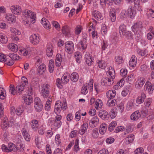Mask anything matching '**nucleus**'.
Segmentation results:
<instances>
[{
	"mask_svg": "<svg viewBox=\"0 0 154 154\" xmlns=\"http://www.w3.org/2000/svg\"><path fill=\"white\" fill-rule=\"evenodd\" d=\"M35 108L36 111L40 112L43 109V105L41 100L38 97H36L34 100Z\"/></svg>",
	"mask_w": 154,
	"mask_h": 154,
	"instance_id": "f257e3e1",
	"label": "nucleus"
},
{
	"mask_svg": "<svg viewBox=\"0 0 154 154\" xmlns=\"http://www.w3.org/2000/svg\"><path fill=\"white\" fill-rule=\"evenodd\" d=\"M114 80L110 78H103L101 81V83L102 85L109 86L113 84Z\"/></svg>",
	"mask_w": 154,
	"mask_h": 154,
	"instance_id": "f03ea898",
	"label": "nucleus"
},
{
	"mask_svg": "<svg viewBox=\"0 0 154 154\" xmlns=\"http://www.w3.org/2000/svg\"><path fill=\"white\" fill-rule=\"evenodd\" d=\"M49 85L48 84H44L43 85L41 93L42 94V96L44 98L47 97L49 95Z\"/></svg>",
	"mask_w": 154,
	"mask_h": 154,
	"instance_id": "7ed1b4c3",
	"label": "nucleus"
},
{
	"mask_svg": "<svg viewBox=\"0 0 154 154\" xmlns=\"http://www.w3.org/2000/svg\"><path fill=\"white\" fill-rule=\"evenodd\" d=\"M9 123L8 121V119L6 117L4 118L3 119V123L1 125L3 129H6L9 126H11L14 123V120L13 119L10 120Z\"/></svg>",
	"mask_w": 154,
	"mask_h": 154,
	"instance_id": "20e7f679",
	"label": "nucleus"
},
{
	"mask_svg": "<svg viewBox=\"0 0 154 154\" xmlns=\"http://www.w3.org/2000/svg\"><path fill=\"white\" fill-rule=\"evenodd\" d=\"M65 48L66 51L69 54H72L74 50L73 43L71 41L66 42L65 43Z\"/></svg>",
	"mask_w": 154,
	"mask_h": 154,
	"instance_id": "39448f33",
	"label": "nucleus"
},
{
	"mask_svg": "<svg viewBox=\"0 0 154 154\" xmlns=\"http://www.w3.org/2000/svg\"><path fill=\"white\" fill-rule=\"evenodd\" d=\"M98 115L102 119L107 120L109 117L108 112L105 110L101 109L98 112Z\"/></svg>",
	"mask_w": 154,
	"mask_h": 154,
	"instance_id": "423d86ee",
	"label": "nucleus"
},
{
	"mask_svg": "<svg viewBox=\"0 0 154 154\" xmlns=\"http://www.w3.org/2000/svg\"><path fill=\"white\" fill-rule=\"evenodd\" d=\"M144 89L147 91L149 94H152L154 90V85L152 84L149 82H147L144 87Z\"/></svg>",
	"mask_w": 154,
	"mask_h": 154,
	"instance_id": "0eeeda50",
	"label": "nucleus"
},
{
	"mask_svg": "<svg viewBox=\"0 0 154 154\" xmlns=\"http://www.w3.org/2000/svg\"><path fill=\"white\" fill-rule=\"evenodd\" d=\"M142 23L139 21L134 24L132 27V31L134 32V34L137 33V32L140 30L142 27Z\"/></svg>",
	"mask_w": 154,
	"mask_h": 154,
	"instance_id": "6e6552de",
	"label": "nucleus"
},
{
	"mask_svg": "<svg viewBox=\"0 0 154 154\" xmlns=\"http://www.w3.org/2000/svg\"><path fill=\"white\" fill-rule=\"evenodd\" d=\"M29 39L31 43L34 45H36L39 43L40 38L38 35L35 34L32 35Z\"/></svg>",
	"mask_w": 154,
	"mask_h": 154,
	"instance_id": "1a4fd4ad",
	"label": "nucleus"
},
{
	"mask_svg": "<svg viewBox=\"0 0 154 154\" xmlns=\"http://www.w3.org/2000/svg\"><path fill=\"white\" fill-rule=\"evenodd\" d=\"M145 82V80L144 78H140L138 79L136 82L135 87L138 89L141 88L144 85Z\"/></svg>",
	"mask_w": 154,
	"mask_h": 154,
	"instance_id": "9d476101",
	"label": "nucleus"
},
{
	"mask_svg": "<svg viewBox=\"0 0 154 154\" xmlns=\"http://www.w3.org/2000/svg\"><path fill=\"white\" fill-rule=\"evenodd\" d=\"M110 20L112 22L115 21L116 18V11L114 9H111L109 11Z\"/></svg>",
	"mask_w": 154,
	"mask_h": 154,
	"instance_id": "9b49d317",
	"label": "nucleus"
},
{
	"mask_svg": "<svg viewBox=\"0 0 154 154\" xmlns=\"http://www.w3.org/2000/svg\"><path fill=\"white\" fill-rule=\"evenodd\" d=\"M141 117V114L138 110L133 113L131 116V119L133 120H137Z\"/></svg>",
	"mask_w": 154,
	"mask_h": 154,
	"instance_id": "f8f14e48",
	"label": "nucleus"
},
{
	"mask_svg": "<svg viewBox=\"0 0 154 154\" xmlns=\"http://www.w3.org/2000/svg\"><path fill=\"white\" fill-rule=\"evenodd\" d=\"M99 122V119L97 116L93 117L89 122V125L91 127L94 128L96 127Z\"/></svg>",
	"mask_w": 154,
	"mask_h": 154,
	"instance_id": "ddd939ff",
	"label": "nucleus"
},
{
	"mask_svg": "<svg viewBox=\"0 0 154 154\" xmlns=\"http://www.w3.org/2000/svg\"><path fill=\"white\" fill-rule=\"evenodd\" d=\"M146 97V95L144 92L141 93V95L138 97L136 99L137 103L141 104L144 101Z\"/></svg>",
	"mask_w": 154,
	"mask_h": 154,
	"instance_id": "4468645a",
	"label": "nucleus"
},
{
	"mask_svg": "<svg viewBox=\"0 0 154 154\" xmlns=\"http://www.w3.org/2000/svg\"><path fill=\"white\" fill-rule=\"evenodd\" d=\"M53 46L52 45H48L46 50V54L48 56L50 57L52 56L53 54Z\"/></svg>",
	"mask_w": 154,
	"mask_h": 154,
	"instance_id": "2eb2a0df",
	"label": "nucleus"
},
{
	"mask_svg": "<svg viewBox=\"0 0 154 154\" xmlns=\"http://www.w3.org/2000/svg\"><path fill=\"white\" fill-rule=\"evenodd\" d=\"M8 48L14 52H16L18 50V47L16 44L10 43L8 45Z\"/></svg>",
	"mask_w": 154,
	"mask_h": 154,
	"instance_id": "dca6fc26",
	"label": "nucleus"
},
{
	"mask_svg": "<svg viewBox=\"0 0 154 154\" xmlns=\"http://www.w3.org/2000/svg\"><path fill=\"white\" fill-rule=\"evenodd\" d=\"M136 63L137 58L135 56L133 55L129 62V66L131 67H134L136 66Z\"/></svg>",
	"mask_w": 154,
	"mask_h": 154,
	"instance_id": "f3484780",
	"label": "nucleus"
},
{
	"mask_svg": "<svg viewBox=\"0 0 154 154\" xmlns=\"http://www.w3.org/2000/svg\"><path fill=\"white\" fill-rule=\"evenodd\" d=\"M134 7L139 11H142V6L140 0H134Z\"/></svg>",
	"mask_w": 154,
	"mask_h": 154,
	"instance_id": "a211bd4d",
	"label": "nucleus"
},
{
	"mask_svg": "<svg viewBox=\"0 0 154 154\" xmlns=\"http://www.w3.org/2000/svg\"><path fill=\"white\" fill-rule=\"evenodd\" d=\"M116 94L115 90H109L106 93V96L108 98L113 99L114 98Z\"/></svg>",
	"mask_w": 154,
	"mask_h": 154,
	"instance_id": "6ab92c4d",
	"label": "nucleus"
},
{
	"mask_svg": "<svg viewBox=\"0 0 154 154\" xmlns=\"http://www.w3.org/2000/svg\"><path fill=\"white\" fill-rule=\"evenodd\" d=\"M127 12L128 15L130 18H132L134 17L135 15V12L132 8V7L131 6L129 7L128 9L127 10Z\"/></svg>",
	"mask_w": 154,
	"mask_h": 154,
	"instance_id": "aec40b11",
	"label": "nucleus"
},
{
	"mask_svg": "<svg viewBox=\"0 0 154 154\" xmlns=\"http://www.w3.org/2000/svg\"><path fill=\"white\" fill-rule=\"evenodd\" d=\"M41 23L46 28L50 29V23L45 18H43L41 20Z\"/></svg>",
	"mask_w": 154,
	"mask_h": 154,
	"instance_id": "412c9836",
	"label": "nucleus"
},
{
	"mask_svg": "<svg viewBox=\"0 0 154 154\" xmlns=\"http://www.w3.org/2000/svg\"><path fill=\"white\" fill-rule=\"evenodd\" d=\"M24 102L26 105H29L32 103L33 99L30 95H28L24 99Z\"/></svg>",
	"mask_w": 154,
	"mask_h": 154,
	"instance_id": "4be33fe9",
	"label": "nucleus"
},
{
	"mask_svg": "<svg viewBox=\"0 0 154 154\" xmlns=\"http://www.w3.org/2000/svg\"><path fill=\"white\" fill-rule=\"evenodd\" d=\"M89 87V84L86 83L82 87L81 90V93L82 94L85 95L88 92V89Z\"/></svg>",
	"mask_w": 154,
	"mask_h": 154,
	"instance_id": "5701e85b",
	"label": "nucleus"
},
{
	"mask_svg": "<svg viewBox=\"0 0 154 154\" xmlns=\"http://www.w3.org/2000/svg\"><path fill=\"white\" fill-rule=\"evenodd\" d=\"M8 152H10L11 151L15 152L18 150V148L14 143H10L8 144Z\"/></svg>",
	"mask_w": 154,
	"mask_h": 154,
	"instance_id": "b1692460",
	"label": "nucleus"
},
{
	"mask_svg": "<svg viewBox=\"0 0 154 154\" xmlns=\"http://www.w3.org/2000/svg\"><path fill=\"white\" fill-rule=\"evenodd\" d=\"M107 128V125L105 124H102L100 125L99 131L102 134H104Z\"/></svg>",
	"mask_w": 154,
	"mask_h": 154,
	"instance_id": "393cba45",
	"label": "nucleus"
},
{
	"mask_svg": "<svg viewBox=\"0 0 154 154\" xmlns=\"http://www.w3.org/2000/svg\"><path fill=\"white\" fill-rule=\"evenodd\" d=\"M45 70L46 66L45 64L43 63L41 65L38 67V72L40 74H42L45 72Z\"/></svg>",
	"mask_w": 154,
	"mask_h": 154,
	"instance_id": "a878e982",
	"label": "nucleus"
},
{
	"mask_svg": "<svg viewBox=\"0 0 154 154\" xmlns=\"http://www.w3.org/2000/svg\"><path fill=\"white\" fill-rule=\"evenodd\" d=\"M70 79L73 82H77L79 79L78 74L75 72H73L71 75Z\"/></svg>",
	"mask_w": 154,
	"mask_h": 154,
	"instance_id": "bb28decb",
	"label": "nucleus"
},
{
	"mask_svg": "<svg viewBox=\"0 0 154 154\" xmlns=\"http://www.w3.org/2000/svg\"><path fill=\"white\" fill-rule=\"evenodd\" d=\"M69 29V28L67 26H63L62 29L63 33L65 35L69 34L70 32Z\"/></svg>",
	"mask_w": 154,
	"mask_h": 154,
	"instance_id": "cd10ccee",
	"label": "nucleus"
},
{
	"mask_svg": "<svg viewBox=\"0 0 154 154\" xmlns=\"http://www.w3.org/2000/svg\"><path fill=\"white\" fill-rule=\"evenodd\" d=\"M30 124L32 129L36 130L38 126V122L37 120H33L31 122Z\"/></svg>",
	"mask_w": 154,
	"mask_h": 154,
	"instance_id": "c85d7f7f",
	"label": "nucleus"
},
{
	"mask_svg": "<svg viewBox=\"0 0 154 154\" xmlns=\"http://www.w3.org/2000/svg\"><path fill=\"white\" fill-rule=\"evenodd\" d=\"M85 58L87 64L88 66H90L93 62V61L91 58V57L87 55L85 56Z\"/></svg>",
	"mask_w": 154,
	"mask_h": 154,
	"instance_id": "c756f323",
	"label": "nucleus"
},
{
	"mask_svg": "<svg viewBox=\"0 0 154 154\" xmlns=\"http://www.w3.org/2000/svg\"><path fill=\"white\" fill-rule=\"evenodd\" d=\"M26 85H25L24 83L21 82V83L20 85H17L16 87V90L18 91V93H19V94H20V92L23 91L24 90V88L25 86Z\"/></svg>",
	"mask_w": 154,
	"mask_h": 154,
	"instance_id": "7c9ffc66",
	"label": "nucleus"
},
{
	"mask_svg": "<svg viewBox=\"0 0 154 154\" xmlns=\"http://www.w3.org/2000/svg\"><path fill=\"white\" fill-rule=\"evenodd\" d=\"M80 43L82 49L83 50L86 49L87 45V39L85 38H84L80 42Z\"/></svg>",
	"mask_w": 154,
	"mask_h": 154,
	"instance_id": "2f4dec72",
	"label": "nucleus"
},
{
	"mask_svg": "<svg viewBox=\"0 0 154 154\" xmlns=\"http://www.w3.org/2000/svg\"><path fill=\"white\" fill-rule=\"evenodd\" d=\"M116 101L115 99L110 98L108 100L107 105L109 106H113L116 104Z\"/></svg>",
	"mask_w": 154,
	"mask_h": 154,
	"instance_id": "473e14b6",
	"label": "nucleus"
},
{
	"mask_svg": "<svg viewBox=\"0 0 154 154\" xmlns=\"http://www.w3.org/2000/svg\"><path fill=\"white\" fill-rule=\"evenodd\" d=\"M8 57H10V58L14 61V60H18L20 57L19 56H17V54L14 53L9 54Z\"/></svg>",
	"mask_w": 154,
	"mask_h": 154,
	"instance_id": "72a5a7b5",
	"label": "nucleus"
},
{
	"mask_svg": "<svg viewBox=\"0 0 154 154\" xmlns=\"http://www.w3.org/2000/svg\"><path fill=\"white\" fill-rule=\"evenodd\" d=\"M94 16L95 18L99 20H102V16L101 13L98 11H96L94 12Z\"/></svg>",
	"mask_w": 154,
	"mask_h": 154,
	"instance_id": "f704fd0d",
	"label": "nucleus"
},
{
	"mask_svg": "<svg viewBox=\"0 0 154 154\" xmlns=\"http://www.w3.org/2000/svg\"><path fill=\"white\" fill-rule=\"evenodd\" d=\"M127 31L126 26L124 24L121 25L119 27V32L120 35H122Z\"/></svg>",
	"mask_w": 154,
	"mask_h": 154,
	"instance_id": "c9c22d12",
	"label": "nucleus"
},
{
	"mask_svg": "<svg viewBox=\"0 0 154 154\" xmlns=\"http://www.w3.org/2000/svg\"><path fill=\"white\" fill-rule=\"evenodd\" d=\"M116 125L117 123L116 121L112 122L109 125L108 128V130L110 132L112 131Z\"/></svg>",
	"mask_w": 154,
	"mask_h": 154,
	"instance_id": "e433bc0d",
	"label": "nucleus"
},
{
	"mask_svg": "<svg viewBox=\"0 0 154 154\" xmlns=\"http://www.w3.org/2000/svg\"><path fill=\"white\" fill-rule=\"evenodd\" d=\"M23 136L25 139L27 141H29L30 140V136L26 131H24V129L23 132Z\"/></svg>",
	"mask_w": 154,
	"mask_h": 154,
	"instance_id": "4c0bfd02",
	"label": "nucleus"
},
{
	"mask_svg": "<svg viewBox=\"0 0 154 154\" xmlns=\"http://www.w3.org/2000/svg\"><path fill=\"white\" fill-rule=\"evenodd\" d=\"M75 56L76 62L79 63H80L82 56L79 52H77L75 53Z\"/></svg>",
	"mask_w": 154,
	"mask_h": 154,
	"instance_id": "58836bf2",
	"label": "nucleus"
},
{
	"mask_svg": "<svg viewBox=\"0 0 154 154\" xmlns=\"http://www.w3.org/2000/svg\"><path fill=\"white\" fill-rule=\"evenodd\" d=\"M134 139V135L132 134L129 135L128 137L126 138L125 140L126 141H128V144H129L133 142Z\"/></svg>",
	"mask_w": 154,
	"mask_h": 154,
	"instance_id": "ea45409f",
	"label": "nucleus"
},
{
	"mask_svg": "<svg viewBox=\"0 0 154 154\" xmlns=\"http://www.w3.org/2000/svg\"><path fill=\"white\" fill-rule=\"evenodd\" d=\"M115 61L117 63L119 64L123 63L124 61L123 59L120 56H118L115 58Z\"/></svg>",
	"mask_w": 154,
	"mask_h": 154,
	"instance_id": "a19ab883",
	"label": "nucleus"
},
{
	"mask_svg": "<svg viewBox=\"0 0 154 154\" xmlns=\"http://www.w3.org/2000/svg\"><path fill=\"white\" fill-rule=\"evenodd\" d=\"M124 109V106L122 103H121L117 106L116 108L117 110L119 111V112L121 113H122Z\"/></svg>",
	"mask_w": 154,
	"mask_h": 154,
	"instance_id": "79ce46f5",
	"label": "nucleus"
},
{
	"mask_svg": "<svg viewBox=\"0 0 154 154\" xmlns=\"http://www.w3.org/2000/svg\"><path fill=\"white\" fill-rule=\"evenodd\" d=\"M32 11L29 10H25L23 11V14L25 16L31 17L32 13Z\"/></svg>",
	"mask_w": 154,
	"mask_h": 154,
	"instance_id": "37998d69",
	"label": "nucleus"
},
{
	"mask_svg": "<svg viewBox=\"0 0 154 154\" xmlns=\"http://www.w3.org/2000/svg\"><path fill=\"white\" fill-rule=\"evenodd\" d=\"M5 91L4 88L0 87V98L3 100L5 97V94H4Z\"/></svg>",
	"mask_w": 154,
	"mask_h": 154,
	"instance_id": "c03bdc74",
	"label": "nucleus"
},
{
	"mask_svg": "<svg viewBox=\"0 0 154 154\" xmlns=\"http://www.w3.org/2000/svg\"><path fill=\"white\" fill-rule=\"evenodd\" d=\"M2 36V38L0 39L1 42L4 44L7 43L8 41L7 37L4 35H3Z\"/></svg>",
	"mask_w": 154,
	"mask_h": 154,
	"instance_id": "a18cd8bd",
	"label": "nucleus"
},
{
	"mask_svg": "<svg viewBox=\"0 0 154 154\" xmlns=\"http://www.w3.org/2000/svg\"><path fill=\"white\" fill-rule=\"evenodd\" d=\"M5 61L6 62L7 64L9 66H11L14 63V60H11L10 57H8V56L7 57H6Z\"/></svg>",
	"mask_w": 154,
	"mask_h": 154,
	"instance_id": "49530a36",
	"label": "nucleus"
},
{
	"mask_svg": "<svg viewBox=\"0 0 154 154\" xmlns=\"http://www.w3.org/2000/svg\"><path fill=\"white\" fill-rule=\"evenodd\" d=\"M152 102V100L150 98H148L146 99L145 102L144 104L146 108H149L151 105Z\"/></svg>",
	"mask_w": 154,
	"mask_h": 154,
	"instance_id": "de8ad7c7",
	"label": "nucleus"
},
{
	"mask_svg": "<svg viewBox=\"0 0 154 154\" xmlns=\"http://www.w3.org/2000/svg\"><path fill=\"white\" fill-rule=\"evenodd\" d=\"M15 17L12 15H7L6 17V18L8 21H11L12 23L14 22L15 21Z\"/></svg>",
	"mask_w": 154,
	"mask_h": 154,
	"instance_id": "09e8293b",
	"label": "nucleus"
},
{
	"mask_svg": "<svg viewBox=\"0 0 154 154\" xmlns=\"http://www.w3.org/2000/svg\"><path fill=\"white\" fill-rule=\"evenodd\" d=\"M117 112H116L114 109H112L109 113V116L112 119H113L115 118L117 115Z\"/></svg>",
	"mask_w": 154,
	"mask_h": 154,
	"instance_id": "8fccbe9b",
	"label": "nucleus"
},
{
	"mask_svg": "<svg viewBox=\"0 0 154 154\" xmlns=\"http://www.w3.org/2000/svg\"><path fill=\"white\" fill-rule=\"evenodd\" d=\"M122 35L125 36L128 39H131L132 37L131 32L127 30Z\"/></svg>",
	"mask_w": 154,
	"mask_h": 154,
	"instance_id": "3c124183",
	"label": "nucleus"
},
{
	"mask_svg": "<svg viewBox=\"0 0 154 154\" xmlns=\"http://www.w3.org/2000/svg\"><path fill=\"white\" fill-rule=\"evenodd\" d=\"M101 34L104 35L107 32L106 27L105 26V25L104 24L101 27Z\"/></svg>",
	"mask_w": 154,
	"mask_h": 154,
	"instance_id": "603ef678",
	"label": "nucleus"
},
{
	"mask_svg": "<svg viewBox=\"0 0 154 154\" xmlns=\"http://www.w3.org/2000/svg\"><path fill=\"white\" fill-rule=\"evenodd\" d=\"M92 136L93 138H96L98 137V129L95 128L92 131Z\"/></svg>",
	"mask_w": 154,
	"mask_h": 154,
	"instance_id": "864d4df0",
	"label": "nucleus"
},
{
	"mask_svg": "<svg viewBox=\"0 0 154 154\" xmlns=\"http://www.w3.org/2000/svg\"><path fill=\"white\" fill-rule=\"evenodd\" d=\"M10 31L11 32L15 34L16 35H19L20 34V32L15 28H11Z\"/></svg>",
	"mask_w": 154,
	"mask_h": 154,
	"instance_id": "5fc2aeb1",
	"label": "nucleus"
},
{
	"mask_svg": "<svg viewBox=\"0 0 154 154\" xmlns=\"http://www.w3.org/2000/svg\"><path fill=\"white\" fill-rule=\"evenodd\" d=\"M61 80L62 82L64 84L67 83L69 80V77L67 78L66 75H64L62 77Z\"/></svg>",
	"mask_w": 154,
	"mask_h": 154,
	"instance_id": "6e6d98bb",
	"label": "nucleus"
},
{
	"mask_svg": "<svg viewBox=\"0 0 154 154\" xmlns=\"http://www.w3.org/2000/svg\"><path fill=\"white\" fill-rule=\"evenodd\" d=\"M23 110L22 108H18L16 109L15 111L16 113L18 116L20 115L23 112Z\"/></svg>",
	"mask_w": 154,
	"mask_h": 154,
	"instance_id": "4d7b16f0",
	"label": "nucleus"
},
{
	"mask_svg": "<svg viewBox=\"0 0 154 154\" xmlns=\"http://www.w3.org/2000/svg\"><path fill=\"white\" fill-rule=\"evenodd\" d=\"M61 105H60V106H56V107H55L54 109V112L57 115L60 112V109L62 108Z\"/></svg>",
	"mask_w": 154,
	"mask_h": 154,
	"instance_id": "13d9d810",
	"label": "nucleus"
},
{
	"mask_svg": "<svg viewBox=\"0 0 154 154\" xmlns=\"http://www.w3.org/2000/svg\"><path fill=\"white\" fill-rule=\"evenodd\" d=\"M134 75L133 74H131L128 76L126 80L127 81H133L134 80Z\"/></svg>",
	"mask_w": 154,
	"mask_h": 154,
	"instance_id": "bf43d9fd",
	"label": "nucleus"
},
{
	"mask_svg": "<svg viewBox=\"0 0 154 154\" xmlns=\"http://www.w3.org/2000/svg\"><path fill=\"white\" fill-rule=\"evenodd\" d=\"M79 140L76 139L75 140V145L74 147V150L77 152L79 150Z\"/></svg>",
	"mask_w": 154,
	"mask_h": 154,
	"instance_id": "052dcab7",
	"label": "nucleus"
},
{
	"mask_svg": "<svg viewBox=\"0 0 154 154\" xmlns=\"http://www.w3.org/2000/svg\"><path fill=\"white\" fill-rule=\"evenodd\" d=\"M104 61H100L98 63V66L99 68L102 69H104L105 68L106 65Z\"/></svg>",
	"mask_w": 154,
	"mask_h": 154,
	"instance_id": "680f3d73",
	"label": "nucleus"
},
{
	"mask_svg": "<svg viewBox=\"0 0 154 154\" xmlns=\"http://www.w3.org/2000/svg\"><path fill=\"white\" fill-rule=\"evenodd\" d=\"M143 152V148H140L137 149L134 151L135 154H141Z\"/></svg>",
	"mask_w": 154,
	"mask_h": 154,
	"instance_id": "e2e57ef3",
	"label": "nucleus"
},
{
	"mask_svg": "<svg viewBox=\"0 0 154 154\" xmlns=\"http://www.w3.org/2000/svg\"><path fill=\"white\" fill-rule=\"evenodd\" d=\"M127 14V11L125 10L122 11L121 14V18L122 19L126 17Z\"/></svg>",
	"mask_w": 154,
	"mask_h": 154,
	"instance_id": "0e129e2a",
	"label": "nucleus"
},
{
	"mask_svg": "<svg viewBox=\"0 0 154 154\" xmlns=\"http://www.w3.org/2000/svg\"><path fill=\"white\" fill-rule=\"evenodd\" d=\"M30 19L31 22L32 23H33L35 22V15L34 13H33L31 14V16L30 17Z\"/></svg>",
	"mask_w": 154,
	"mask_h": 154,
	"instance_id": "69168bd1",
	"label": "nucleus"
},
{
	"mask_svg": "<svg viewBox=\"0 0 154 154\" xmlns=\"http://www.w3.org/2000/svg\"><path fill=\"white\" fill-rule=\"evenodd\" d=\"M115 139L113 138L109 137L106 139V141L107 143L111 144L114 141Z\"/></svg>",
	"mask_w": 154,
	"mask_h": 154,
	"instance_id": "338daca9",
	"label": "nucleus"
},
{
	"mask_svg": "<svg viewBox=\"0 0 154 154\" xmlns=\"http://www.w3.org/2000/svg\"><path fill=\"white\" fill-rule=\"evenodd\" d=\"M6 57H5V55L4 54H1L0 53V61L2 62H5L6 60Z\"/></svg>",
	"mask_w": 154,
	"mask_h": 154,
	"instance_id": "774afa93",
	"label": "nucleus"
}]
</instances>
